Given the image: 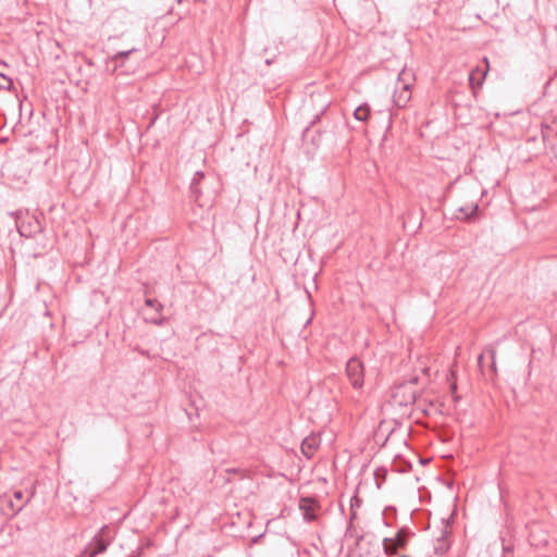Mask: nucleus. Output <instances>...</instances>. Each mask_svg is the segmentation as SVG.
<instances>
[{
	"label": "nucleus",
	"instance_id": "nucleus-1",
	"mask_svg": "<svg viewBox=\"0 0 557 557\" xmlns=\"http://www.w3.org/2000/svg\"><path fill=\"white\" fill-rule=\"evenodd\" d=\"M460 213L456 214L453 211L450 216H447L445 211H405L400 219L403 221V225L406 228L409 224L414 227H421L423 224L428 225V223L434 218L435 222H442L446 219H457L463 220L466 222H474L481 218L482 211H458Z\"/></svg>",
	"mask_w": 557,
	"mask_h": 557
},
{
	"label": "nucleus",
	"instance_id": "nucleus-2",
	"mask_svg": "<svg viewBox=\"0 0 557 557\" xmlns=\"http://www.w3.org/2000/svg\"><path fill=\"white\" fill-rule=\"evenodd\" d=\"M216 182L212 174L197 171L194 174L189 189L190 198L199 209H213L216 206L218 193L211 186Z\"/></svg>",
	"mask_w": 557,
	"mask_h": 557
},
{
	"label": "nucleus",
	"instance_id": "nucleus-3",
	"mask_svg": "<svg viewBox=\"0 0 557 557\" xmlns=\"http://www.w3.org/2000/svg\"><path fill=\"white\" fill-rule=\"evenodd\" d=\"M336 129L337 123L335 117L327 112V107H325L314 115L308 126L302 131V139L319 147L323 137L326 135L334 136Z\"/></svg>",
	"mask_w": 557,
	"mask_h": 557
},
{
	"label": "nucleus",
	"instance_id": "nucleus-4",
	"mask_svg": "<svg viewBox=\"0 0 557 557\" xmlns=\"http://www.w3.org/2000/svg\"><path fill=\"white\" fill-rule=\"evenodd\" d=\"M16 228L21 236L33 237L42 232L45 227L44 211H11Z\"/></svg>",
	"mask_w": 557,
	"mask_h": 557
},
{
	"label": "nucleus",
	"instance_id": "nucleus-5",
	"mask_svg": "<svg viewBox=\"0 0 557 557\" xmlns=\"http://www.w3.org/2000/svg\"><path fill=\"white\" fill-rule=\"evenodd\" d=\"M416 535L407 527L398 529L394 537H384L382 541L383 552L388 557L397 555L398 549H406L409 541Z\"/></svg>",
	"mask_w": 557,
	"mask_h": 557
},
{
	"label": "nucleus",
	"instance_id": "nucleus-6",
	"mask_svg": "<svg viewBox=\"0 0 557 557\" xmlns=\"http://www.w3.org/2000/svg\"><path fill=\"white\" fill-rule=\"evenodd\" d=\"M114 536L115 533L109 525L101 527L88 546L84 548L81 556L86 555L90 550L92 552V555L103 554L114 540Z\"/></svg>",
	"mask_w": 557,
	"mask_h": 557
},
{
	"label": "nucleus",
	"instance_id": "nucleus-7",
	"mask_svg": "<svg viewBox=\"0 0 557 557\" xmlns=\"http://www.w3.org/2000/svg\"><path fill=\"white\" fill-rule=\"evenodd\" d=\"M455 520V512L453 511L449 517L442 519L443 529L441 531V535L436 539L434 544V554L444 555L446 554L451 545L450 536H451V524Z\"/></svg>",
	"mask_w": 557,
	"mask_h": 557
},
{
	"label": "nucleus",
	"instance_id": "nucleus-8",
	"mask_svg": "<svg viewBox=\"0 0 557 557\" xmlns=\"http://www.w3.org/2000/svg\"><path fill=\"white\" fill-rule=\"evenodd\" d=\"M418 392L409 383H398L394 386L392 398L394 404L407 407L416 403Z\"/></svg>",
	"mask_w": 557,
	"mask_h": 557
},
{
	"label": "nucleus",
	"instance_id": "nucleus-9",
	"mask_svg": "<svg viewBox=\"0 0 557 557\" xmlns=\"http://www.w3.org/2000/svg\"><path fill=\"white\" fill-rule=\"evenodd\" d=\"M346 374L355 389H360L364 383L363 363L357 357H352L347 361Z\"/></svg>",
	"mask_w": 557,
	"mask_h": 557
},
{
	"label": "nucleus",
	"instance_id": "nucleus-10",
	"mask_svg": "<svg viewBox=\"0 0 557 557\" xmlns=\"http://www.w3.org/2000/svg\"><path fill=\"white\" fill-rule=\"evenodd\" d=\"M320 502L313 496H301L299 499V510L306 522H315L319 519Z\"/></svg>",
	"mask_w": 557,
	"mask_h": 557
},
{
	"label": "nucleus",
	"instance_id": "nucleus-11",
	"mask_svg": "<svg viewBox=\"0 0 557 557\" xmlns=\"http://www.w3.org/2000/svg\"><path fill=\"white\" fill-rule=\"evenodd\" d=\"M89 183L90 180L87 173H72L69 177L67 187L74 195L77 196L84 194L87 190Z\"/></svg>",
	"mask_w": 557,
	"mask_h": 557
},
{
	"label": "nucleus",
	"instance_id": "nucleus-12",
	"mask_svg": "<svg viewBox=\"0 0 557 557\" xmlns=\"http://www.w3.org/2000/svg\"><path fill=\"white\" fill-rule=\"evenodd\" d=\"M51 191L52 193H46L47 199L42 200V205L47 206L49 210L58 208L64 209L65 202L61 200L62 195L60 189L51 188Z\"/></svg>",
	"mask_w": 557,
	"mask_h": 557
},
{
	"label": "nucleus",
	"instance_id": "nucleus-13",
	"mask_svg": "<svg viewBox=\"0 0 557 557\" xmlns=\"http://www.w3.org/2000/svg\"><path fill=\"white\" fill-rule=\"evenodd\" d=\"M319 440L315 436L305 437L301 442V451L307 457L313 456L314 451L319 448Z\"/></svg>",
	"mask_w": 557,
	"mask_h": 557
},
{
	"label": "nucleus",
	"instance_id": "nucleus-14",
	"mask_svg": "<svg viewBox=\"0 0 557 557\" xmlns=\"http://www.w3.org/2000/svg\"><path fill=\"white\" fill-rule=\"evenodd\" d=\"M487 74V71H482L479 67H475L472 70L469 74V85L474 90L476 87H481L485 76Z\"/></svg>",
	"mask_w": 557,
	"mask_h": 557
},
{
	"label": "nucleus",
	"instance_id": "nucleus-15",
	"mask_svg": "<svg viewBox=\"0 0 557 557\" xmlns=\"http://www.w3.org/2000/svg\"><path fill=\"white\" fill-rule=\"evenodd\" d=\"M135 51V49H129V50H126V51H120L117 52L116 54H114L108 62H107V66L109 67L110 64L112 63L113 64V69H112V72H115L117 70L119 66H123L124 64V60L126 58H128V55L131 53H133Z\"/></svg>",
	"mask_w": 557,
	"mask_h": 557
},
{
	"label": "nucleus",
	"instance_id": "nucleus-16",
	"mask_svg": "<svg viewBox=\"0 0 557 557\" xmlns=\"http://www.w3.org/2000/svg\"><path fill=\"white\" fill-rule=\"evenodd\" d=\"M371 116V108L368 103H362L354 111V117L360 122H367Z\"/></svg>",
	"mask_w": 557,
	"mask_h": 557
},
{
	"label": "nucleus",
	"instance_id": "nucleus-17",
	"mask_svg": "<svg viewBox=\"0 0 557 557\" xmlns=\"http://www.w3.org/2000/svg\"><path fill=\"white\" fill-rule=\"evenodd\" d=\"M396 516H397V510L395 507H393V506L386 507L383 511L384 524L386 527H392L394 521L396 520Z\"/></svg>",
	"mask_w": 557,
	"mask_h": 557
},
{
	"label": "nucleus",
	"instance_id": "nucleus-18",
	"mask_svg": "<svg viewBox=\"0 0 557 557\" xmlns=\"http://www.w3.org/2000/svg\"><path fill=\"white\" fill-rule=\"evenodd\" d=\"M394 467L397 472L405 473L409 472L412 468L411 462L397 456L394 460Z\"/></svg>",
	"mask_w": 557,
	"mask_h": 557
},
{
	"label": "nucleus",
	"instance_id": "nucleus-19",
	"mask_svg": "<svg viewBox=\"0 0 557 557\" xmlns=\"http://www.w3.org/2000/svg\"><path fill=\"white\" fill-rule=\"evenodd\" d=\"M345 536L346 537H355L356 545H359L360 542L363 540V535L357 533L356 528L351 522H348V525H347L346 532H345Z\"/></svg>",
	"mask_w": 557,
	"mask_h": 557
},
{
	"label": "nucleus",
	"instance_id": "nucleus-20",
	"mask_svg": "<svg viewBox=\"0 0 557 557\" xmlns=\"http://www.w3.org/2000/svg\"><path fill=\"white\" fill-rule=\"evenodd\" d=\"M387 473V469L384 467H380L374 471V479L379 488L386 481Z\"/></svg>",
	"mask_w": 557,
	"mask_h": 557
},
{
	"label": "nucleus",
	"instance_id": "nucleus-21",
	"mask_svg": "<svg viewBox=\"0 0 557 557\" xmlns=\"http://www.w3.org/2000/svg\"><path fill=\"white\" fill-rule=\"evenodd\" d=\"M409 87L410 85L408 83H404V86H403V89H404V92H401L398 97V99L396 100V103L397 106H404L410 98V95H409Z\"/></svg>",
	"mask_w": 557,
	"mask_h": 557
},
{
	"label": "nucleus",
	"instance_id": "nucleus-22",
	"mask_svg": "<svg viewBox=\"0 0 557 557\" xmlns=\"http://www.w3.org/2000/svg\"><path fill=\"white\" fill-rule=\"evenodd\" d=\"M145 305L147 307L153 308L158 314H161L163 310V305L156 298L146 297Z\"/></svg>",
	"mask_w": 557,
	"mask_h": 557
},
{
	"label": "nucleus",
	"instance_id": "nucleus-23",
	"mask_svg": "<svg viewBox=\"0 0 557 557\" xmlns=\"http://www.w3.org/2000/svg\"><path fill=\"white\" fill-rule=\"evenodd\" d=\"M13 87L11 77L0 73V90H10Z\"/></svg>",
	"mask_w": 557,
	"mask_h": 557
},
{
	"label": "nucleus",
	"instance_id": "nucleus-24",
	"mask_svg": "<svg viewBox=\"0 0 557 557\" xmlns=\"http://www.w3.org/2000/svg\"><path fill=\"white\" fill-rule=\"evenodd\" d=\"M457 383L456 382H451L450 385H449V389H450V394H451V397H453V400L455 403H458L460 400V396L457 394Z\"/></svg>",
	"mask_w": 557,
	"mask_h": 557
},
{
	"label": "nucleus",
	"instance_id": "nucleus-25",
	"mask_svg": "<svg viewBox=\"0 0 557 557\" xmlns=\"http://www.w3.org/2000/svg\"><path fill=\"white\" fill-rule=\"evenodd\" d=\"M225 472L227 474H239L240 478L244 479L246 476L247 471L240 468H227L225 469Z\"/></svg>",
	"mask_w": 557,
	"mask_h": 557
},
{
	"label": "nucleus",
	"instance_id": "nucleus-26",
	"mask_svg": "<svg viewBox=\"0 0 557 557\" xmlns=\"http://www.w3.org/2000/svg\"><path fill=\"white\" fill-rule=\"evenodd\" d=\"M362 504V499L358 495H354L350 499V509L357 510Z\"/></svg>",
	"mask_w": 557,
	"mask_h": 557
},
{
	"label": "nucleus",
	"instance_id": "nucleus-27",
	"mask_svg": "<svg viewBox=\"0 0 557 557\" xmlns=\"http://www.w3.org/2000/svg\"><path fill=\"white\" fill-rule=\"evenodd\" d=\"M419 377L417 375L411 376L409 380L403 381L401 383H409L412 388L418 384Z\"/></svg>",
	"mask_w": 557,
	"mask_h": 557
},
{
	"label": "nucleus",
	"instance_id": "nucleus-28",
	"mask_svg": "<svg viewBox=\"0 0 557 557\" xmlns=\"http://www.w3.org/2000/svg\"><path fill=\"white\" fill-rule=\"evenodd\" d=\"M150 322L156 325H162L163 324V318H151Z\"/></svg>",
	"mask_w": 557,
	"mask_h": 557
},
{
	"label": "nucleus",
	"instance_id": "nucleus-29",
	"mask_svg": "<svg viewBox=\"0 0 557 557\" xmlns=\"http://www.w3.org/2000/svg\"><path fill=\"white\" fill-rule=\"evenodd\" d=\"M357 519V510H351L350 509V515H349V522H351L354 524V521Z\"/></svg>",
	"mask_w": 557,
	"mask_h": 557
},
{
	"label": "nucleus",
	"instance_id": "nucleus-30",
	"mask_svg": "<svg viewBox=\"0 0 557 557\" xmlns=\"http://www.w3.org/2000/svg\"><path fill=\"white\" fill-rule=\"evenodd\" d=\"M13 495L17 500H22L24 496L22 491H15Z\"/></svg>",
	"mask_w": 557,
	"mask_h": 557
},
{
	"label": "nucleus",
	"instance_id": "nucleus-31",
	"mask_svg": "<svg viewBox=\"0 0 557 557\" xmlns=\"http://www.w3.org/2000/svg\"><path fill=\"white\" fill-rule=\"evenodd\" d=\"M471 209L478 210V209H480V207L478 203H474Z\"/></svg>",
	"mask_w": 557,
	"mask_h": 557
},
{
	"label": "nucleus",
	"instance_id": "nucleus-32",
	"mask_svg": "<svg viewBox=\"0 0 557 557\" xmlns=\"http://www.w3.org/2000/svg\"><path fill=\"white\" fill-rule=\"evenodd\" d=\"M86 555H88V557H96L97 555H92V552H88Z\"/></svg>",
	"mask_w": 557,
	"mask_h": 557
},
{
	"label": "nucleus",
	"instance_id": "nucleus-33",
	"mask_svg": "<svg viewBox=\"0 0 557 557\" xmlns=\"http://www.w3.org/2000/svg\"><path fill=\"white\" fill-rule=\"evenodd\" d=\"M296 216H297V219H300V210L296 211Z\"/></svg>",
	"mask_w": 557,
	"mask_h": 557
},
{
	"label": "nucleus",
	"instance_id": "nucleus-34",
	"mask_svg": "<svg viewBox=\"0 0 557 557\" xmlns=\"http://www.w3.org/2000/svg\"><path fill=\"white\" fill-rule=\"evenodd\" d=\"M136 350H138L140 352V355H145L144 350H140L139 348H136Z\"/></svg>",
	"mask_w": 557,
	"mask_h": 557
},
{
	"label": "nucleus",
	"instance_id": "nucleus-35",
	"mask_svg": "<svg viewBox=\"0 0 557 557\" xmlns=\"http://www.w3.org/2000/svg\"><path fill=\"white\" fill-rule=\"evenodd\" d=\"M482 359H483V356H482V355H480V356H479V362H481V361H482Z\"/></svg>",
	"mask_w": 557,
	"mask_h": 557
},
{
	"label": "nucleus",
	"instance_id": "nucleus-36",
	"mask_svg": "<svg viewBox=\"0 0 557 557\" xmlns=\"http://www.w3.org/2000/svg\"><path fill=\"white\" fill-rule=\"evenodd\" d=\"M22 508H23V505L18 506L16 510L20 511Z\"/></svg>",
	"mask_w": 557,
	"mask_h": 557
},
{
	"label": "nucleus",
	"instance_id": "nucleus-37",
	"mask_svg": "<svg viewBox=\"0 0 557 557\" xmlns=\"http://www.w3.org/2000/svg\"><path fill=\"white\" fill-rule=\"evenodd\" d=\"M399 557H410V556H408V555H400Z\"/></svg>",
	"mask_w": 557,
	"mask_h": 557
},
{
	"label": "nucleus",
	"instance_id": "nucleus-38",
	"mask_svg": "<svg viewBox=\"0 0 557 557\" xmlns=\"http://www.w3.org/2000/svg\"><path fill=\"white\" fill-rule=\"evenodd\" d=\"M184 0H177L178 3H182Z\"/></svg>",
	"mask_w": 557,
	"mask_h": 557
},
{
	"label": "nucleus",
	"instance_id": "nucleus-39",
	"mask_svg": "<svg viewBox=\"0 0 557 557\" xmlns=\"http://www.w3.org/2000/svg\"><path fill=\"white\" fill-rule=\"evenodd\" d=\"M375 557H379V556H375Z\"/></svg>",
	"mask_w": 557,
	"mask_h": 557
}]
</instances>
